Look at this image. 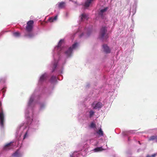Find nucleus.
<instances>
[{"mask_svg": "<svg viewBox=\"0 0 157 157\" xmlns=\"http://www.w3.org/2000/svg\"><path fill=\"white\" fill-rule=\"evenodd\" d=\"M107 27L105 26L102 27L101 29L99 37L102 39H107L108 37V34L107 33Z\"/></svg>", "mask_w": 157, "mask_h": 157, "instance_id": "f257e3e1", "label": "nucleus"}, {"mask_svg": "<svg viewBox=\"0 0 157 157\" xmlns=\"http://www.w3.org/2000/svg\"><path fill=\"white\" fill-rule=\"evenodd\" d=\"M4 113L1 105L0 106V125L2 127H4Z\"/></svg>", "mask_w": 157, "mask_h": 157, "instance_id": "f03ea898", "label": "nucleus"}, {"mask_svg": "<svg viewBox=\"0 0 157 157\" xmlns=\"http://www.w3.org/2000/svg\"><path fill=\"white\" fill-rule=\"evenodd\" d=\"M34 21L33 20H30L28 21L25 29L27 32H31L33 28Z\"/></svg>", "mask_w": 157, "mask_h": 157, "instance_id": "7ed1b4c3", "label": "nucleus"}, {"mask_svg": "<svg viewBox=\"0 0 157 157\" xmlns=\"http://www.w3.org/2000/svg\"><path fill=\"white\" fill-rule=\"evenodd\" d=\"M102 104L99 102H98L97 103H95V102H94L92 104V106L94 109H97L98 108H101L102 106Z\"/></svg>", "mask_w": 157, "mask_h": 157, "instance_id": "20e7f679", "label": "nucleus"}, {"mask_svg": "<svg viewBox=\"0 0 157 157\" xmlns=\"http://www.w3.org/2000/svg\"><path fill=\"white\" fill-rule=\"evenodd\" d=\"M104 51L106 53L110 52V50L109 47L106 44H104L102 46Z\"/></svg>", "mask_w": 157, "mask_h": 157, "instance_id": "39448f33", "label": "nucleus"}, {"mask_svg": "<svg viewBox=\"0 0 157 157\" xmlns=\"http://www.w3.org/2000/svg\"><path fill=\"white\" fill-rule=\"evenodd\" d=\"M11 144L12 143L11 142L6 144L4 147V149L6 150L11 149L12 148Z\"/></svg>", "mask_w": 157, "mask_h": 157, "instance_id": "423d86ee", "label": "nucleus"}, {"mask_svg": "<svg viewBox=\"0 0 157 157\" xmlns=\"http://www.w3.org/2000/svg\"><path fill=\"white\" fill-rule=\"evenodd\" d=\"M72 51V49L71 47H70L65 52V54L68 56H71Z\"/></svg>", "mask_w": 157, "mask_h": 157, "instance_id": "0eeeda50", "label": "nucleus"}, {"mask_svg": "<svg viewBox=\"0 0 157 157\" xmlns=\"http://www.w3.org/2000/svg\"><path fill=\"white\" fill-rule=\"evenodd\" d=\"M28 33L25 34L24 36L28 38H32L34 36V34L33 33L29 32Z\"/></svg>", "mask_w": 157, "mask_h": 157, "instance_id": "6e6552de", "label": "nucleus"}, {"mask_svg": "<svg viewBox=\"0 0 157 157\" xmlns=\"http://www.w3.org/2000/svg\"><path fill=\"white\" fill-rule=\"evenodd\" d=\"M47 77L46 74L44 73L40 77V81L43 82L45 80Z\"/></svg>", "mask_w": 157, "mask_h": 157, "instance_id": "1a4fd4ad", "label": "nucleus"}, {"mask_svg": "<svg viewBox=\"0 0 157 157\" xmlns=\"http://www.w3.org/2000/svg\"><path fill=\"white\" fill-rule=\"evenodd\" d=\"M93 1V0H86L84 5V7H88Z\"/></svg>", "mask_w": 157, "mask_h": 157, "instance_id": "9d476101", "label": "nucleus"}, {"mask_svg": "<svg viewBox=\"0 0 157 157\" xmlns=\"http://www.w3.org/2000/svg\"><path fill=\"white\" fill-rule=\"evenodd\" d=\"M57 17L58 15H56L54 17H51L49 18V19H48V20L50 22H53L57 20Z\"/></svg>", "mask_w": 157, "mask_h": 157, "instance_id": "9b49d317", "label": "nucleus"}, {"mask_svg": "<svg viewBox=\"0 0 157 157\" xmlns=\"http://www.w3.org/2000/svg\"><path fill=\"white\" fill-rule=\"evenodd\" d=\"M65 6V3L63 2L59 3L58 4V7L59 9H62Z\"/></svg>", "mask_w": 157, "mask_h": 157, "instance_id": "f8f14e48", "label": "nucleus"}, {"mask_svg": "<svg viewBox=\"0 0 157 157\" xmlns=\"http://www.w3.org/2000/svg\"><path fill=\"white\" fill-rule=\"evenodd\" d=\"M108 7H106L103 9H101V10L100 12H99V14L101 15V16H102L103 13H104L108 9Z\"/></svg>", "mask_w": 157, "mask_h": 157, "instance_id": "ddd939ff", "label": "nucleus"}, {"mask_svg": "<svg viewBox=\"0 0 157 157\" xmlns=\"http://www.w3.org/2000/svg\"><path fill=\"white\" fill-rule=\"evenodd\" d=\"M155 140L157 142V136H151L149 139V140Z\"/></svg>", "mask_w": 157, "mask_h": 157, "instance_id": "4468645a", "label": "nucleus"}, {"mask_svg": "<svg viewBox=\"0 0 157 157\" xmlns=\"http://www.w3.org/2000/svg\"><path fill=\"white\" fill-rule=\"evenodd\" d=\"M103 150V149L101 147H96L94 149V151L95 152L101 151H102Z\"/></svg>", "mask_w": 157, "mask_h": 157, "instance_id": "2eb2a0df", "label": "nucleus"}, {"mask_svg": "<svg viewBox=\"0 0 157 157\" xmlns=\"http://www.w3.org/2000/svg\"><path fill=\"white\" fill-rule=\"evenodd\" d=\"M97 133L100 136H103V132L102 130L101 129H100L99 131L97 132Z\"/></svg>", "mask_w": 157, "mask_h": 157, "instance_id": "dca6fc26", "label": "nucleus"}, {"mask_svg": "<svg viewBox=\"0 0 157 157\" xmlns=\"http://www.w3.org/2000/svg\"><path fill=\"white\" fill-rule=\"evenodd\" d=\"M13 156L14 157H19L20 156V155L18 151H16L13 155Z\"/></svg>", "mask_w": 157, "mask_h": 157, "instance_id": "f3484780", "label": "nucleus"}, {"mask_svg": "<svg viewBox=\"0 0 157 157\" xmlns=\"http://www.w3.org/2000/svg\"><path fill=\"white\" fill-rule=\"evenodd\" d=\"M64 42V40H61L59 43H58V45L57 46V47L59 48V47H60L62 44L63 42Z\"/></svg>", "mask_w": 157, "mask_h": 157, "instance_id": "a211bd4d", "label": "nucleus"}, {"mask_svg": "<svg viewBox=\"0 0 157 157\" xmlns=\"http://www.w3.org/2000/svg\"><path fill=\"white\" fill-rule=\"evenodd\" d=\"M86 14H82L81 15V19L82 21L83 19H86Z\"/></svg>", "mask_w": 157, "mask_h": 157, "instance_id": "6ab92c4d", "label": "nucleus"}, {"mask_svg": "<svg viewBox=\"0 0 157 157\" xmlns=\"http://www.w3.org/2000/svg\"><path fill=\"white\" fill-rule=\"evenodd\" d=\"M34 100V98L33 97H31L30 98L29 100V105H30L31 103L33 102Z\"/></svg>", "mask_w": 157, "mask_h": 157, "instance_id": "aec40b11", "label": "nucleus"}, {"mask_svg": "<svg viewBox=\"0 0 157 157\" xmlns=\"http://www.w3.org/2000/svg\"><path fill=\"white\" fill-rule=\"evenodd\" d=\"M13 35L16 37L19 36L20 35V33L19 32H16L13 33Z\"/></svg>", "mask_w": 157, "mask_h": 157, "instance_id": "412c9836", "label": "nucleus"}, {"mask_svg": "<svg viewBox=\"0 0 157 157\" xmlns=\"http://www.w3.org/2000/svg\"><path fill=\"white\" fill-rule=\"evenodd\" d=\"M90 117H91L92 116L94 115V112L93 111V110H91L90 112Z\"/></svg>", "mask_w": 157, "mask_h": 157, "instance_id": "4be33fe9", "label": "nucleus"}, {"mask_svg": "<svg viewBox=\"0 0 157 157\" xmlns=\"http://www.w3.org/2000/svg\"><path fill=\"white\" fill-rule=\"evenodd\" d=\"M78 43H75L74 44H73L72 45V47H71L72 48V49L75 48L77 46Z\"/></svg>", "mask_w": 157, "mask_h": 157, "instance_id": "5701e85b", "label": "nucleus"}, {"mask_svg": "<svg viewBox=\"0 0 157 157\" xmlns=\"http://www.w3.org/2000/svg\"><path fill=\"white\" fill-rule=\"evenodd\" d=\"M96 126V124L93 123H91L90 125V127L91 128H95Z\"/></svg>", "mask_w": 157, "mask_h": 157, "instance_id": "b1692460", "label": "nucleus"}, {"mask_svg": "<svg viewBox=\"0 0 157 157\" xmlns=\"http://www.w3.org/2000/svg\"><path fill=\"white\" fill-rule=\"evenodd\" d=\"M57 66V64L56 63H55L53 64V71L56 68Z\"/></svg>", "mask_w": 157, "mask_h": 157, "instance_id": "393cba45", "label": "nucleus"}, {"mask_svg": "<svg viewBox=\"0 0 157 157\" xmlns=\"http://www.w3.org/2000/svg\"><path fill=\"white\" fill-rule=\"evenodd\" d=\"M156 156V154H153L151 155H148L147 156V157H155Z\"/></svg>", "mask_w": 157, "mask_h": 157, "instance_id": "a878e982", "label": "nucleus"}, {"mask_svg": "<svg viewBox=\"0 0 157 157\" xmlns=\"http://www.w3.org/2000/svg\"><path fill=\"white\" fill-rule=\"evenodd\" d=\"M56 78V77L55 76H52L51 78V80L52 81L53 80L55 79Z\"/></svg>", "mask_w": 157, "mask_h": 157, "instance_id": "bb28decb", "label": "nucleus"}, {"mask_svg": "<svg viewBox=\"0 0 157 157\" xmlns=\"http://www.w3.org/2000/svg\"><path fill=\"white\" fill-rule=\"evenodd\" d=\"M27 136V132H26L24 136V139Z\"/></svg>", "mask_w": 157, "mask_h": 157, "instance_id": "cd10ccee", "label": "nucleus"}, {"mask_svg": "<svg viewBox=\"0 0 157 157\" xmlns=\"http://www.w3.org/2000/svg\"><path fill=\"white\" fill-rule=\"evenodd\" d=\"M1 102L0 101V106H1Z\"/></svg>", "mask_w": 157, "mask_h": 157, "instance_id": "c85d7f7f", "label": "nucleus"}, {"mask_svg": "<svg viewBox=\"0 0 157 157\" xmlns=\"http://www.w3.org/2000/svg\"><path fill=\"white\" fill-rule=\"evenodd\" d=\"M70 157H73V156L72 155H71Z\"/></svg>", "mask_w": 157, "mask_h": 157, "instance_id": "c756f323", "label": "nucleus"}]
</instances>
